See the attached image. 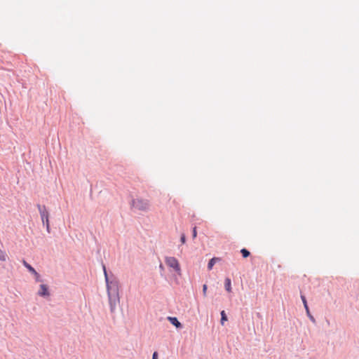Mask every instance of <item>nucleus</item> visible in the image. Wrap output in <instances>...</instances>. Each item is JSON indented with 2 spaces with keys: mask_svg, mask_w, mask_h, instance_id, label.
<instances>
[{
  "mask_svg": "<svg viewBox=\"0 0 359 359\" xmlns=\"http://www.w3.org/2000/svg\"><path fill=\"white\" fill-rule=\"evenodd\" d=\"M103 270L104 277L107 283V294L109 297V304L112 307L113 302L115 304L116 300H118V289L116 283L109 282L107 273L106 271L105 266H103Z\"/></svg>",
  "mask_w": 359,
  "mask_h": 359,
  "instance_id": "1",
  "label": "nucleus"
},
{
  "mask_svg": "<svg viewBox=\"0 0 359 359\" xmlns=\"http://www.w3.org/2000/svg\"><path fill=\"white\" fill-rule=\"evenodd\" d=\"M131 205L133 209L141 212H147L151 208L149 200L140 197L134 198L131 202Z\"/></svg>",
  "mask_w": 359,
  "mask_h": 359,
  "instance_id": "2",
  "label": "nucleus"
},
{
  "mask_svg": "<svg viewBox=\"0 0 359 359\" xmlns=\"http://www.w3.org/2000/svg\"><path fill=\"white\" fill-rule=\"evenodd\" d=\"M165 262L167 266L173 269L178 275H181V268L178 260L173 257H166Z\"/></svg>",
  "mask_w": 359,
  "mask_h": 359,
  "instance_id": "3",
  "label": "nucleus"
},
{
  "mask_svg": "<svg viewBox=\"0 0 359 359\" xmlns=\"http://www.w3.org/2000/svg\"><path fill=\"white\" fill-rule=\"evenodd\" d=\"M38 209L39 210L41 220L43 224H46V229L48 232L50 231V224H49V219H48V212L45 206H41L40 205H38Z\"/></svg>",
  "mask_w": 359,
  "mask_h": 359,
  "instance_id": "4",
  "label": "nucleus"
},
{
  "mask_svg": "<svg viewBox=\"0 0 359 359\" xmlns=\"http://www.w3.org/2000/svg\"><path fill=\"white\" fill-rule=\"evenodd\" d=\"M38 294L41 297H48L50 295V293L48 291V285L45 284H41L40 285V289L38 291Z\"/></svg>",
  "mask_w": 359,
  "mask_h": 359,
  "instance_id": "5",
  "label": "nucleus"
},
{
  "mask_svg": "<svg viewBox=\"0 0 359 359\" xmlns=\"http://www.w3.org/2000/svg\"><path fill=\"white\" fill-rule=\"evenodd\" d=\"M301 298H302V300L303 302V304H304V308H305V309L306 311V313H307L308 316L309 317V318L312 321H315L314 318L310 313L309 309V306L307 305V302H306V299L304 295H302Z\"/></svg>",
  "mask_w": 359,
  "mask_h": 359,
  "instance_id": "6",
  "label": "nucleus"
},
{
  "mask_svg": "<svg viewBox=\"0 0 359 359\" xmlns=\"http://www.w3.org/2000/svg\"><path fill=\"white\" fill-rule=\"evenodd\" d=\"M168 320L177 328H180V327H182V324L178 321L177 318H175V317H168Z\"/></svg>",
  "mask_w": 359,
  "mask_h": 359,
  "instance_id": "7",
  "label": "nucleus"
},
{
  "mask_svg": "<svg viewBox=\"0 0 359 359\" xmlns=\"http://www.w3.org/2000/svg\"><path fill=\"white\" fill-rule=\"evenodd\" d=\"M225 289L227 292H231V281L229 278H226L225 282H224Z\"/></svg>",
  "mask_w": 359,
  "mask_h": 359,
  "instance_id": "8",
  "label": "nucleus"
},
{
  "mask_svg": "<svg viewBox=\"0 0 359 359\" xmlns=\"http://www.w3.org/2000/svg\"><path fill=\"white\" fill-rule=\"evenodd\" d=\"M219 260H220V258H219V257L212 258L208 264V269L209 270H211L212 269L214 264L216 263V262L219 261Z\"/></svg>",
  "mask_w": 359,
  "mask_h": 359,
  "instance_id": "9",
  "label": "nucleus"
},
{
  "mask_svg": "<svg viewBox=\"0 0 359 359\" xmlns=\"http://www.w3.org/2000/svg\"><path fill=\"white\" fill-rule=\"evenodd\" d=\"M22 264L29 270V271L30 273H32L33 271H34L35 269L29 264H28L25 260L22 261Z\"/></svg>",
  "mask_w": 359,
  "mask_h": 359,
  "instance_id": "10",
  "label": "nucleus"
},
{
  "mask_svg": "<svg viewBox=\"0 0 359 359\" xmlns=\"http://www.w3.org/2000/svg\"><path fill=\"white\" fill-rule=\"evenodd\" d=\"M7 259V254L6 252L0 249V260L5 262Z\"/></svg>",
  "mask_w": 359,
  "mask_h": 359,
  "instance_id": "11",
  "label": "nucleus"
},
{
  "mask_svg": "<svg viewBox=\"0 0 359 359\" xmlns=\"http://www.w3.org/2000/svg\"><path fill=\"white\" fill-rule=\"evenodd\" d=\"M241 254H242V255H243V257L244 258H246V257H249L250 255V252L247 249H245V248H243L241 250Z\"/></svg>",
  "mask_w": 359,
  "mask_h": 359,
  "instance_id": "12",
  "label": "nucleus"
},
{
  "mask_svg": "<svg viewBox=\"0 0 359 359\" xmlns=\"http://www.w3.org/2000/svg\"><path fill=\"white\" fill-rule=\"evenodd\" d=\"M226 320H227L226 315L224 311H222L221 312V323H222V325H224V321H226Z\"/></svg>",
  "mask_w": 359,
  "mask_h": 359,
  "instance_id": "13",
  "label": "nucleus"
},
{
  "mask_svg": "<svg viewBox=\"0 0 359 359\" xmlns=\"http://www.w3.org/2000/svg\"><path fill=\"white\" fill-rule=\"evenodd\" d=\"M207 289H208L207 285H203V295L205 297L206 296Z\"/></svg>",
  "mask_w": 359,
  "mask_h": 359,
  "instance_id": "14",
  "label": "nucleus"
},
{
  "mask_svg": "<svg viewBox=\"0 0 359 359\" xmlns=\"http://www.w3.org/2000/svg\"><path fill=\"white\" fill-rule=\"evenodd\" d=\"M193 238H196L197 236V231H196V227H194L193 229V233H192Z\"/></svg>",
  "mask_w": 359,
  "mask_h": 359,
  "instance_id": "15",
  "label": "nucleus"
},
{
  "mask_svg": "<svg viewBox=\"0 0 359 359\" xmlns=\"http://www.w3.org/2000/svg\"><path fill=\"white\" fill-rule=\"evenodd\" d=\"M181 242H182V243H183V244H184V243H185V242H186V237H185V235H184V234H182V235L181 236Z\"/></svg>",
  "mask_w": 359,
  "mask_h": 359,
  "instance_id": "16",
  "label": "nucleus"
},
{
  "mask_svg": "<svg viewBox=\"0 0 359 359\" xmlns=\"http://www.w3.org/2000/svg\"><path fill=\"white\" fill-rule=\"evenodd\" d=\"M34 277H35V280H36V282H41V276H40V275H39V274H37V275H36V276H34Z\"/></svg>",
  "mask_w": 359,
  "mask_h": 359,
  "instance_id": "17",
  "label": "nucleus"
},
{
  "mask_svg": "<svg viewBox=\"0 0 359 359\" xmlns=\"http://www.w3.org/2000/svg\"><path fill=\"white\" fill-rule=\"evenodd\" d=\"M152 359H158V353H157V352H154L153 353Z\"/></svg>",
  "mask_w": 359,
  "mask_h": 359,
  "instance_id": "18",
  "label": "nucleus"
},
{
  "mask_svg": "<svg viewBox=\"0 0 359 359\" xmlns=\"http://www.w3.org/2000/svg\"><path fill=\"white\" fill-rule=\"evenodd\" d=\"M32 274L36 276L37 274H39L36 270H34V271H33Z\"/></svg>",
  "mask_w": 359,
  "mask_h": 359,
  "instance_id": "19",
  "label": "nucleus"
}]
</instances>
